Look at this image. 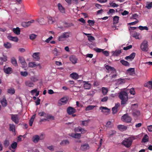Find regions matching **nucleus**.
<instances>
[{"mask_svg":"<svg viewBox=\"0 0 152 152\" xmlns=\"http://www.w3.org/2000/svg\"><path fill=\"white\" fill-rule=\"evenodd\" d=\"M119 96L121 100V104H126L128 98L127 93L125 91H121L119 94Z\"/></svg>","mask_w":152,"mask_h":152,"instance_id":"f257e3e1","label":"nucleus"},{"mask_svg":"<svg viewBox=\"0 0 152 152\" xmlns=\"http://www.w3.org/2000/svg\"><path fill=\"white\" fill-rule=\"evenodd\" d=\"M71 33L70 32H64L59 37L58 39V40L60 41H63L65 40L66 38L71 37Z\"/></svg>","mask_w":152,"mask_h":152,"instance_id":"f03ea898","label":"nucleus"},{"mask_svg":"<svg viewBox=\"0 0 152 152\" xmlns=\"http://www.w3.org/2000/svg\"><path fill=\"white\" fill-rule=\"evenodd\" d=\"M140 48L144 51H147L148 49V42L147 40H143L141 43Z\"/></svg>","mask_w":152,"mask_h":152,"instance_id":"7ed1b4c3","label":"nucleus"},{"mask_svg":"<svg viewBox=\"0 0 152 152\" xmlns=\"http://www.w3.org/2000/svg\"><path fill=\"white\" fill-rule=\"evenodd\" d=\"M133 139L132 138L129 137L128 138H126L124 140L122 143L126 147H129L131 145Z\"/></svg>","mask_w":152,"mask_h":152,"instance_id":"20e7f679","label":"nucleus"},{"mask_svg":"<svg viewBox=\"0 0 152 152\" xmlns=\"http://www.w3.org/2000/svg\"><path fill=\"white\" fill-rule=\"evenodd\" d=\"M121 119L123 121L127 123L131 122L132 121L131 118L127 114L123 115L121 117Z\"/></svg>","mask_w":152,"mask_h":152,"instance_id":"39448f33","label":"nucleus"},{"mask_svg":"<svg viewBox=\"0 0 152 152\" xmlns=\"http://www.w3.org/2000/svg\"><path fill=\"white\" fill-rule=\"evenodd\" d=\"M68 98L66 96H64L61 98L58 102L59 105L61 106L66 104L68 101Z\"/></svg>","mask_w":152,"mask_h":152,"instance_id":"423d86ee","label":"nucleus"},{"mask_svg":"<svg viewBox=\"0 0 152 152\" xmlns=\"http://www.w3.org/2000/svg\"><path fill=\"white\" fill-rule=\"evenodd\" d=\"M130 34L136 39H140L142 38V36L140 33L130 31Z\"/></svg>","mask_w":152,"mask_h":152,"instance_id":"0eeeda50","label":"nucleus"},{"mask_svg":"<svg viewBox=\"0 0 152 152\" xmlns=\"http://www.w3.org/2000/svg\"><path fill=\"white\" fill-rule=\"evenodd\" d=\"M74 130L75 132H80L82 134H84L87 132V130L80 126L75 127Z\"/></svg>","mask_w":152,"mask_h":152,"instance_id":"6e6552de","label":"nucleus"},{"mask_svg":"<svg viewBox=\"0 0 152 152\" xmlns=\"http://www.w3.org/2000/svg\"><path fill=\"white\" fill-rule=\"evenodd\" d=\"M19 59L20 63L23 68L27 66V64L25 60L23 57H19Z\"/></svg>","mask_w":152,"mask_h":152,"instance_id":"1a4fd4ad","label":"nucleus"},{"mask_svg":"<svg viewBox=\"0 0 152 152\" xmlns=\"http://www.w3.org/2000/svg\"><path fill=\"white\" fill-rule=\"evenodd\" d=\"M11 118L12 120L16 124H18V123L19 118L18 115H11Z\"/></svg>","mask_w":152,"mask_h":152,"instance_id":"9d476101","label":"nucleus"},{"mask_svg":"<svg viewBox=\"0 0 152 152\" xmlns=\"http://www.w3.org/2000/svg\"><path fill=\"white\" fill-rule=\"evenodd\" d=\"M89 148L90 146L87 143L82 144L80 147V150L83 151L88 150L89 149Z\"/></svg>","mask_w":152,"mask_h":152,"instance_id":"9b49d317","label":"nucleus"},{"mask_svg":"<svg viewBox=\"0 0 152 152\" xmlns=\"http://www.w3.org/2000/svg\"><path fill=\"white\" fill-rule=\"evenodd\" d=\"M40 53L39 52L34 53L32 55V57L35 61H38L40 59Z\"/></svg>","mask_w":152,"mask_h":152,"instance_id":"f8f14e48","label":"nucleus"},{"mask_svg":"<svg viewBox=\"0 0 152 152\" xmlns=\"http://www.w3.org/2000/svg\"><path fill=\"white\" fill-rule=\"evenodd\" d=\"M34 20H31L28 22H24L22 23V26L24 27H26L30 26L31 24L34 22Z\"/></svg>","mask_w":152,"mask_h":152,"instance_id":"ddd939ff","label":"nucleus"},{"mask_svg":"<svg viewBox=\"0 0 152 152\" xmlns=\"http://www.w3.org/2000/svg\"><path fill=\"white\" fill-rule=\"evenodd\" d=\"M4 72L7 74H10L12 72V70L11 67H4Z\"/></svg>","mask_w":152,"mask_h":152,"instance_id":"4468645a","label":"nucleus"},{"mask_svg":"<svg viewBox=\"0 0 152 152\" xmlns=\"http://www.w3.org/2000/svg\"><path fill=\"white\" fill-rule=\"evenodd\" d=\"M43 138H41V136L40 137L37 135H35L32 138V140L35 143H37L40 140H42Z\"/></svg>","mask_w":152,"mask_h":152,"instance_id":"2eb2a0df","label":"nucleus"},{"mask_svg":"<svg viewBox=\"0 0 152 152\" xmlns=\"http://www.w3.org/2000/svg\"><path fill=\"white\" fill-rule=\"evenodd\" d=\"M25 83L26 86L29 87H33L34 85L33 83L28 80L26 81Z\"/></svg>","mask_w":152,"mask_h":152,"instance_id":"dca6fc26","label":"nucleus"},{"mask_svg":"<svg viewBox=\"0 0 152 152\" xmlns=\"http://www.w3.org/2000/svg\"><path fill=\"white\" fill-rule=\"evenodd\" d=\"M135 56V53H133L131 54L129 56H126L125 58V59L129 60H130L132 61V60Z\"/></svg>","mask_w":152,"mask_h":152,"instance_id":"f3484780","label":"nucleus"},{"mask_svg":"<svg viewBox=\"0 0 152 152\" xmlns=\"http://www.w3.org/2000/svg\"><path fill=\"white\" fill-rule=\"evenodd\" d=\"M69 60L73 64H75L77 63V59L76 57L73 56H70L69 57Z\"/></svg>","mask_w":152,"mask_h":152,"instance_id":"a211bd4d","label":"nucleus"},{"mask_svg":"<svg viewBox=\"0 0 152 152\" xmlns=\"http://www.w3.org/2000/svg\"><path fill=\"white\" fill-rule=\"evenodd\" d=\"M67 112L69 114H71L75 112V110L72 107H69L67 109Z\"/></svg>","mask_w":152,"mask_h":152,"instance_id":"6ab92c4d","label":"nucleus"},{"mask_svg":"<svg viewBox=\"0 0 152 152\" xmlns=\"http://www.w3.org/2000/svg\"><path fill=\"white\" fill-rule=\"evenodd\" d=\"M85 83L84 85V87L85 89H89L91 88V84L88 83V82H84Z\"/></svg>","mask_w":152,"mask_h":152,"instance_id":"aec40b11","label":"nucleus"},{"mask_svg":"<svg viewBox=\"0 0 152 152\" xmlns=\"http://www.w3.org/2000/svg\"><path fill=\"white\" fill-rule=\"evenodd\" d=\"M118 128L120 130L123 131L127 129V127L124 125H119L118 126Z\"/></svg>","mask_w":152,"mask_h":152,"instance_id":"412c9836","label":"nucleus"},{"mask_svg":"<svg viewBox=\"0 0 152 152\" xmlns=\"http://www.w3.org/2000/svg\"><path fill=\"white\" fill-rule=\"evenodd\" d=\"M120 106L119 103H117L115 104V106L112 108L113 113L115 114L118 111V108Z\"/></svg>","mask_w":152,"mask_h":152,"instance_id":"4be33fe9","label":"nucleus"},{"mask_svg":"<svg viewBox=\"0 0 152 152\" xmlns=\"http://www.w3.org/2000/svg\"><path fill=\"white\" fill-rule=\"evenodd\" d=\"M7 38L9 40L15 42H18V39L17 37H12L11 35H9L7 37Z\"/></svg>","mask_w":152,"mask_h":152,"instance_id":"5701e85b","label":"nucleus"},{"mask_svg":"<svg viewBox=\"0 0 152 152\" xmlns=\"http://www.w3.org/2000/svg\"><path fill=\"white\" fill-rule=\"evenodd\" d=\"M70 77L75 80H77L79 76L78 74L75 72H73L71 74Z\"/></svg>","mask_w":152,"mask_h":152,"instance_id":"b1692460","label":"nucleus"},{"mask_svg":"<svg viewBox=\"0 0 152 152\" xmlns=\"http://www.w3.org/2000/svg\"><path fill=\"white\" fill-rule=\"evenodd\" d=\"M99 109L101 110V112L103 113H108L109 112V110L106 107H101L99 108Z\"/></svg>","mask_w":152,"mask_h":152,"instance_id":"393cba45","label":"nucleus"},{"mask_svg":"<svg viewBox=\"0 0 152 152\" xmlns=\"http://www.w3.org/2000/svg\"><path fill=\"white\" fill-rule=\"evenodd\" d=\"M70 136L73 138L77 139L80 138L81 137V135L80 133H72Z\"/></svg>","mask_w":152,"mask_h":152,"instance_id":"a878e982","label":"nucleus"},{"mask_svg":"<svg viewBox=\"0 0 152 152\" xmlns=\"http://www.w3.org/2000/svg\"><path fill=\"white\" fill-rule=\"evenodd\" d=\"M1 103L2 106L6 107L7 104V101L5 98H3L2 100L1 101Z\"/></svg>","mask_w":152,"mask_h":152,"instance_id":"bb28decb","label":"nucleus"},{"mask_svg":"<svg viewBox=\"0 0 152 152\" xmlns=\"http://www.w3.org/2000/svg\"><path fill=\"white\" fill-rule=\"evenodd\" d=\"M12 31L16 34L19 35L20 34V30L19 27H17L16 28H13L12 29Z\"/></svg>","mask_w":152,"mask_h":152,"instance_id":"cd10ccee","label":"nucleus"},{"mask_svg":"<svg viewBox=\"0 0 152 152\" xmlns=\"http://www.w3.org/2000/svg\"><path fill=\"white\" fill-rule=\"evenodd\" d=\"M17 143L16 142H14L11 145V146L9 147V148L10 150H11V149H15L17 148Z\"/></svg>","mask_w":152,"mask_h":152,"instance_id":"c85d7f7f","label":"nucleus"},{"mask_svg":"<svg viewBox=\"0 0 152 152\" xmlns=\"http://www.w3.org/2000/svg\"><path fill=\"white\" fill-rule=\"evenodd\" d=\"M105 67L107 70L109 72L110 71H115V69L112 67L108 65H106L105 66Z\"/></svg>","mask_w":152,"mask_h":152,"instance_id":"c756f323","label":"nucleus"},{"mask_svg":"<svg viewBox=\"0 0 152 152\" xmlns=\"http://www.w3.org/2000/svg\"><path fill=\"white\" fill-rule=\"evenodd\" d=\"M126 81L125 79L120 78L118 80L117 83L119 85H121L124 83Z\"/></svg>","mask_w":152,"mask_h":152,"instance_id":"7c9ffc66","label":"nucleus"},{"mask_svg":"<svg viewBox=\"0 0 152 152\" xmlns=\"http://www.w3.org/2000/svg\"><path fill=\"white\" fill-rule=\"evenodd\" d=\"M58 6L61 12L62 13H64L65 12V10L61 4L58 3Z\"/></svg>","mask_w":152,"mask_h":152,"instance_id":"2f4dec72","label":"nucleus"},{"mask_svg":"<svg viewBox=\"0 0 152 152\" xmlns=\"http://www.w3.org/2000/svg\"><path fill=\"white\" fill-rule=\"evenodd\" d=\"M69 141L67 140H64L61 141L60 144L62 146H64L69 144Z\"/></svg>","mask_w":152,"mask_h":152,"instance_id":"473e14b6","label":"nucleus"},{"mask_svg":"<svg viewBox=\"0 0 152 152\" xmlns=\"http://www.w3.org/2000/svg\"><path fill=\"white\" fill-rule=\"evenodd\" d=\"M127 71L128 73L131 75L135 74L134 69V68H130L128 69Z\"/></svg>","mask_w":152,"mask_h":152,"instance_id":"72a5a7b5","label":"nucleus"},{"mask_svg":"<svg viewBox=\"0 0 152 152\" xmlns=\"http://www.w3.org/2000/svg\"><path fill=\"white\" fill-rule=\"evenodd\" d=\"M112 56H118L121 53V50H116L115 51H113L112 52Z\"/></svg>","mask_w":152,"mask_h":152,"instance_id":"f704fd0d","label":"nucleus"},{"mask_svg":"<svg viewBox=\"0 0 152 152\" xmlns=\"http://www.w3.org/2000/svg\"><path fill=\"white\" fill-rule=\"evenodd\" d=\"M28 66L30 67L33 68L36 67L37 66V64L35 62H31L29 63Z\"/></svg>","mask_w":152,"mask_h":152,"instance_id":"c9c22d12","label":"nucleus"},{"mask_svg":"<svg viewBox=\"0 0 152 152\" xmlns=\"http://www.w3.org/2000/svg\"><path fill=\"white\" fill-rule=\"evenodd\" d=\"M96 107V106L90 105L87 106L85 109L86 111H88L92 110L94 108Z\"/></svg>","mask_w":152,"mask_h":152,"instance_id":"e433bc0d","label":"nucleus"},{"mask_svg":"<svg viewBox=\"0 0 152 152\" xmlns=\"http://www.w3.org/2000/svg\"><path fill=\"white\" fill-rule=\"evenodd\" d=\"M119 18V17L117 16H115L113 18V23L114 24H116L118 23Z\"/></svg>","mask_w":152,"mask_h":152,"instance_id":"4c0bfd02","label":"nucleus"},{"mask_svg":"<svg viewBox=\"0 0 152 152\" xmlns=\"http://www.w3.org/2000/svg\"><path fill=\"white\" fill-rule=\"evenodd\" d=\"M144 86L149 88H152V81H148L145 84Z\"/></svg>","mask_w":152,"mask_h":152,"instance_id":"58836bf2","label":"nucleus"},{"mask_svg":"<svg viewBox=\"0 0 152 152\" xmlns=\"http://www.w3.org/2000/svg\"><path fill=\"white\" fill-rule=\"evenodd\" d=\"M102 91L103 95H105L108 92V89L107 88L103 87L102 88Z\"/></svg>","mask_w":152,"mask_h":152,"instance_id":"ea45409f","label":"nucleus"},{"mask_svg":"<svg viewBox=\"0 0 152 152\" xmlns=\"http://www.w3.org/2000/svg\"><path fill=\"white\" fill-rule=\"evenodd\" d=\"M36 117V114H34L32 115L31 119L29 121V125L31 126L32 125L33 123L34 120V119Z\"/></svg>","mask_w":152,"mask_h":152,"instance_id":"a19ab883","label":"nucleus"},{"mask_svg":"<svg viewBox=\"0 0 152 152\" xmlns=\"http://www.w3.org/2000/svg\"><path fill=\"white\" fill-rule=\"evenodd\" d=\"M10 130L12 131L13 132H15V126L13 124H9Z\"/></svg>","mask_w":152,"mask_h":152,"instance_id":"79ce46f5","label":"nucleus"},{"mask_svg":"<svg viewBox=\"0 0 152 152\" xmlns=\"http://www.w3.org/2000/svg\"><path fill=\"white\" fill-rule=\"evenodd\" d=\"M45 117L47 118V120H53L54 119V117L50 114H47L46 115H45Z\"/></svg>","mask_w":152,"mask_h":152,"instance_id":"37998d69","label":"nucleus"},{"mask_svg":"<svg viewBox=\"0 0 152 152\" xmlns=\"http://www.w3.org/2000/svg\"><path fill=\"white\" fill-rule=\"evenodd\" d=\"M11 61L12 63L15 66H17L18 65V64L16 60L14 58L11 59Z\"/></svg>","mask_w":152,"mask_h":152,"instance_id":"c03bdc74","label":"nucleus"},{"mask_svg":"<svg viewBox=\"0 0 152 152\" xmlns=\"http://www.w3.org/2000/svg\"><path fill=\"white\" fill-rule=\"evenodd\" d=\"M89 120L83 121H82V124L83 126H87L88 125Z\"/></svg>","mask_w":152,"mask_h":152,"instance_id":"a18cd8bd","label":"nucleus"},{"mask_svg":"<svg viewBox=\"0 0 152 152\" xmlns=\"http://www.w3.org/2000/svg\"><path fill=\"white\" fill-rule=\"evenodd\" d=\"M121 63L124 65L126 66H129V63L127 61L124 60H121L120 61Z\"/></svg>","mask_w":152,"mask_h":152,"instance_id":"49530a36","label":"nucleus"},{"mask_svg":"<svg viewBox=\"0 0 152 152\" xmlns=\"http://www.w3.org/2000/svg\"><path fill=\"white\" fill-rule=\"evenodd\" d=\"M7 92L11 94H14L15 93V90L13 88H10L7 90Z\"/></svg>","mask_w":152,"mask_h":152,"instance_id":"de8ad7c7","label":"nucleus"},{"mask_svg":"<svg viewBox=\"0 0 152 152\" xmlns=\"http://www.w3.org/2000/svg\"><path fill=\"white\" fill-rule=\"evenodd\" d=\"M138 28L140 30H148V28L146 26H140L138 27Z\"/></svg>","mask_w":152,"mask_h":152,"instance_id":"09e8293b","label":"nucleus"},{"mask_svg":"<svg viewBox=\"0 0 152 152\" xmlns=\"http://www.w3.org/2000/svg\"><path fill=\"white\" fill-rule=\"evenodd\" d=\"M148 137L147 134H146L143 137L142 141L144 142H145L148 141Z\"/></svg>","mask_w":152,"mask_h":152,"instance_id":"8fccbe9b","label":"nucleus"},{"mask_svg":"<svg viewBox=\"0 0 152 152\" xmlns=\"http://www.w3.org/2000/svg\"><path fill=\"white\" fill-rule=\"evenodd\" d=\"M55 21L54 18L51 17H49L48 18V22L50 24H52Z\"/></svg>","mask_w":152,"mask_h":152,"instance_id":"3c124183","label":"nucleus"},{"mask_svg":"<svg viewBox=\"0 0 152 152\" xmlns=\"http://www.w3.org/2000/svg\"><path fill=\"white\" fill-rule=\"evenodd\" d=\"M4 46L5 48H10L11 47V44L8 42L4 43Z\"/></svg>","mask_w":152,"mask_h":152,"instance_id":"603ef678","label":"nucleus"},{"mask_svg":"<svg viewBox=\"0 0 152 152\" xmlns=\"http://www.w3.org/2000/svg\"><path fill=\"white\" fill-rule=\"evenodd\" d=\"M21 75L23 77H26L28 75V73L26 71H21L20 72Z\"/></svg>","mask_w":152,"mask_h":152,"instance_id":"864d4df0","label":"nucleus"},{"mask_svg":"<svg viewBox=\"0 0 152 152\" xmlns=\"http://www.w3.org/2000/svg\"><path fill=\"white\" fill-rule=\"evenodd\" d=\"M31 80L33 82H35L38 80V78L34 76H32L30 78Z\"/></svg>","mask_w":152,"mask_h":152,"instance_id":"5fc2aeb1","label":"nucleus"},{"mask_svg":"<svg viewBox=\"0 0 152 152\" xmlns=\"http://www.w3.org/2000/svg\"><path fill=\"white\" fill-rule=\"evenodd\" d=\"M94 50L97 53H100L102 52L103 50V49L99 48H94Z\"/></svg>","mask_w":152,"mask_h":152,"instance_id":"6e6d98bb","label":"nucleus"},{"mask_svg":"<svg viewBox=\"0 0 152 152\" xmlns=\"http://www.w3.org/2000/svg\"><path fill=\"white\" fill-rule=\"evenodd\" d=\"M133 115L135 116H138L140 115V113L139 111L136 110L133 113Z\"/></svg>","mask_w":152,"mask_h":152,"instance_id":"4d7b16f0","label":"nucleus"},{"mask_svg":"<svg viewBox=\"0 0 152 152\" xmlns=\"http://www.w3.org/2000/svg\"><path fill=\"white\" fill-rule=\"evenodd\" d=\"M110 6L113 7H117L118 6V5L113 2H111L110 3Z\"/></svg>","mask_w":152,"mask_h":152,"instance_id":"13d9d810","label":"nucleus"},{"mask_svg":"<svg viewBox=\"0 0 152 152\" xmlns=\"http://www.w3.org/2000/svg\"><path fill=\"white\" fill-rule=\"evenodd\" d=\"M37 36V35L34 34H32L30 35L29 38L31 40H33L35 39Z\"/></svg>","mask_w":152,"mask_h":152,"instance_id":"bf43d9fd","label":"nucleus"},{"mask_svg":"<svg viewBox=\"0 0 152 152\" xmlns=\"http://www.w3.org/2000/svg\"><path fill=\"white\" fill-rule=\"evenodd\" d=\"M38 22L41 25H43L45 24L44 22V19L43 18H40L38 20Z\"/></svg>","mask_w":152,"mask_h":152,"instance_id":"052dcab7","label":"nucleus"},{"mask_svg":"<svg viewBox=\"0 0 152 152\" xmlns=\"http://www.w3.org/2000/svg\"><path fill=\"white\" fill-rule=\"evenodd\" d=\"M88 23H89L90 26H93L95 22L94 20H88Z\"/></svg>","mask_w":152,"mask_h":152,"instance_id":"680f3d73","label":"nucleus"},{"mask_svg":"<svg viewBox=\"0 0 152 152\" xmlns=\"http://www.w3.org/2000/svg\"><path fill=\"white\" fill-rule=\"evenodd\" d=\"M113 126V124L110 121H108L106 125V126L108 127H111Z\"/></svg>","mask_w":152,"mask_h":152,"instance_id":"e2e57ef3","label":"nucleus"},{"mask_svg":"<svg viewBox=\"0 0 152 152\" xmlns=\"http://www.w3.org/2000/svg\"><path fill=\"white\" fill-rule=\"evenodd\" d=\"M88 40L90 41L91 42L95 40L94 38L92 36H88Z\"/></svg>","mask_w":152,"mask_h":152,"instance_id":"0e129e2a","label":"nucleus"},{"mask_svg":"<svg viewBox=\"0 0 152 152\" xmlns=\"http://www.w3.org/2000/svg\"><path fill=\"white\" fill-rule=\"evenodd\" d=\"M115 131L114 130L111 131L108 134V137H110L111 136L115 134Z\"/></svg>","mask_w":152,"mask_h":152,"instance_id":"69168bd1","label":"nucleus"},{"mask_svg":"<svg viewBox=\"0 0 152 152\" xmlns=\"http://www.w3.org/2000/svg\"><path fill=\"white\" fill-rule=\"evenodd\" d=\"M10 144V142L9 140H5L4 142V145L5 147H7Z\"/></svg>","mask_w":152,"mask_h":152,"instance_id":"338daca9","label":"nucleus"},{"mask_svg":"<svg viewBox=\"0 0 152 152\" xmlns=\"http://www.w3.org/2000/svg\"><path fill=\"white\" fill-rule=\"evenodd\" d=\"M152 7V4L151 2L150 3L147 4L146 7L148 9H151Z\"/></svg>","mask_w":152,"mask_h":152,"instance_id":"774afa93","label":"nucleus"}]
</instances>
